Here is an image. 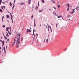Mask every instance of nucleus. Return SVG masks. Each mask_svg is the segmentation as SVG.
Listing matches in <instances>:
<instances>
[{
  "instance_id": "nucleus-4",
  "label": "nucleus",
  "mask_w": 79,
  "mask_h": 79,
  "mask_svg": "<svg viewBox=\"0 0 79 79\" xmlns=\"http://www.w3.org/2000/svg\"><path fill=\"white\" fill-rule=\"evenodd\" d=\"M34 27H35V19L34 20Z\"/></svg>"
},
{
  "instance_id": "nucleus-43",
  "label": "nucleus",
  "mask_w": 79,
  "mask_h": 79,
  "mask_svg": "<svg viewBox=\"0 0 79 79\" xmlns=\"http://www.w3.org/2000/svg\"><path fill=\"white\" fill-rule=\"evenodd\" d=\"M4 44H5V43H3V44H2V48H3V45H4Z\"/></svg>"
},
{
  "instance_id": "nucleus-13",
  "label": "nucleus",
  "mask_w": 79,
  "mask_h": 79,
  "mask_svg": "<svg viewBox=\"0 0 79 79\" xmlns=\"http://www.w3.org/2000/svg\"><path fill=\"white\" fill-rule=\"evenodd\" d=\"M8 28H9L8 27H7L6 29V31H7L8 32Z\"/></svg>"
},
{
  "instance_id": "nucleus-30",
  "label": "nucleus",
  "mask_w": 79,
  "mask_h": 79,
  "mask_svg": "<svg viewBox=\"0 0 79 79\" xmlns=\"http://www.w3.org/2000/svg\"><path fill=\"white\" fill-rule=\"evenodd\" d=\"M54 15L55 16H57V17H58V15L57 14Z\"/></svg>"
},
{
  "instance_id": "nucleus-26",
  "label": "nucleus",
  "mask_w": 79,
  "mask_h": 79,
  "mask_svg": "<svg viewBox=\"0 0 79 79\" xmlns=\"http://www.w3.org/2000/svg\"><path fill=\"white\" fill-rule=\"evenodd\" d=\"M6 37H9V35H8V34H6Z\"/></svg>"
},
{
  "instance_id": "nucleus-9",
  "label": "nucleus",
  "mask_w": 79,
  "mask_h": 79,
  "mask_svg": "<svg viewBox=\"0 0 79 79\" xmlns=\"http://www.w3.org/2000/svg\"><path fill=\"white\" fill-rule=\"evenodd\" d=\"M35 9L36 10H38V6H36Z\"/></svg>"
},
{
  "instance_id": "nucleus-2",
  "label": "nucleus",
  "mask_w": 79,
  "mask_h": 79,
  "mask_svg": "<svg viewBox=\"0 0 79 79\" xmlns=\"http://www.w3.org/2000/svg\"><path fill=\"white\" fill-rule=\"evenodd\" d=\"M31 32V30H30V29H27V33H28V32Z\"/></svg>"
},
{
  "instance_id": "nucleus-33",
  "label": "nucleus",
  "mask_w": 79,
  "mask_h": 79,
  "mask_svg": "<svg viewBox=\"0 0 79 79\" xmlns=\"http://www.w3.org/2000/svg\"><path fill=\"white\" fill-rule=\"evenodd\" d=\"M15 0H14V3H13V5H15Z\"/></svg>"
},
{
  "instance_id": "nucleus-36",
  "label": "nucleus",
  "mask_w": 79,
  "mask_h": 79,
  "mask_svg": "<svg viewBox=\"0 0 79 79\" xmlns=\"http://www.w3.org/2000/svg\"><path fill=\"white\" fill-rule=\"evenodd\" d=\"M53 8H54L55 10H56V8L55 7H54Z\"/></svg>"
},
{
  "instance_id": "nucleus-59",
  "label": "nucleus",
  "mask_w": 79,
  "mask_h": 79,
  "mask_svg": "<svg viewBox=\"0 0 79 79\" xmlns=\"http://www.w3.org/2000/svg\"><path fill=\"white\" fill-rule=\"evenodd\" d=\"M32 18H33V15H32V16H31V19H32Z\"/></svg>"
},
{
  "instance_id": "nucleus-25",
  "label": "nucleus",
  "mask_w": 79,
  "mask_h": 79,
  "mask_svg": "<svg viewBox=\"0 0 79 79\" xmlns=\"http://www.w3.org/2000/svg\"><path fill=\"white\" fill-rule=\"evenodd\" d=\"M4 38L5 39H6H6H7V38L6 37V36H4Z\"/></svg>"
},
{
  "instance_id": "nucleus-55",
  "label": "nucleus",
  "mask_w": 79,
  "mask_h": 79,
  "mask_svg": "<svg viewBox=\"0 0 79 79\" xmlns=\"http://www.w3.org/2000/svg\"><path fill=\"white\" fill-rule=\"evenodd\" d=\"M5 53H6V51L5 50H4Z\"/></svg>"
},
{
  "instance_id": "nucleus-29",
  "label": "nucleus",
  "mask_w": 79,
  "mask_h": 79,
  "mask_svg": "<svg viewBox=\"0 0 79 79\" xmlns=\"http://www.w3.org/2000/svg\"><path fill=\"white\" fill-rule=\"evenodd\" d=\"M2 27H3L4 28L5 27V25H3V26H2Z\"/></svg>"
},
{
  "instance_id": "nucleus-23",
  "label": "nucleus",
  "mask_w": 79,
  "mask_h": 79,
  "mask_svg": "<svg viewBox=\"0 0 79 79\" xmlns=\"http://www.w3.org/2000/svg\"><path fill=\"white\" fill-rule=\"evenodd\" d=\"M69 9V7H68L67 8V11H68Z\"/></svg>"
},
{
  "instance_id": "nucleus-20",
  "label": "nucleus",
  "mask_w": 79,
  "mask_h": 79,
  "mask_svg": "<svg viewBox=\"0 0 79 79\" xmlns=\"http://www.w3.org/2000/svg\"><path fill=\"white\" fill-rule=\"evenodd\" d=\"M48 39H47L46 40V42L47 43H48Z\"/></svg>"
},
{
  "instance_id": "nucleus-24",
  "label": "nucleus",
  "mask_w": 79,
  "mask_h": 79,
  "mask_svg": "<svg viewBox=\"0 0 79 79\" xmlns=\"http://www.w3.org/2000/svg\"><path fill=\"white\" fill-rule=\"evenodd\" d=\"M10 6L12 5V4H11V2H10Z\"/></svg>"
},
{
  "instance_id": "nucleus-46",
  "label": "nucleus",
  "mask_w": 79,
  "mask_h": 79,
  "mask_svg": "<svg viewBox=\"0 0 79 79\" xmlns=\"http://www.w3.org/2000/svg\"><path fill=\"white\" fill-rule=\"evenodd\" d=\"M7 12H8V13H10V12L8 10H7Z\"/></svg>"
},
{
  "instance_id": "nucleus-56",
  "label": "nucleus",
  "mask_w": 79,
  "mask_h": 79,
  "mask_svg": "<svg viewBox=\"0 0 79 79\" xmlns=\"http://www.w3.org/2000/svg\"><path fill=\"white\" fill-rule=\"evenodd\" d=\"M36 35H37L36 37H37V36H38V34H36Z\"/></svg>"
},
{
  "instance_id": "nucleus-44",
  "label": "nucleus",
  "mask_w": 79,
  "mask_h": 79,
  "mask_svg": "<svg viewBox=\"0 0 79 79\" xmlns=\"http://www.w3.org/2000/svg\"><path fill=\"white\" fill-rule=\"evenodd\" d=\"M10 16H13V15H11V13H10Z\"/></svg>"
},
{
  "instance_id": "nucleus-22",
  "label": "nucleus",
  "mask_w": 79,
  "mask_h": 79,
  "mask_svg": "<svg viewBox=\"0 0 79 79\" xmlns=\"http://www.w3.org/2000/svg\"><path fill=\"white\" fill-rule=\"evenodd\" d=\"M14 8H15V4H14V5H13V6L12 10H13V9Z\"/></svg>"
},
{
  "instance_id": "nucleus-21",
  "label": "nucleus",
  "mask_w": 79,
  "mask_h": 79,
  "mask_svg": "<svg viewBox=\"0 0 79 79\" xmlns=\"http://www.w3.org/2000/svg\"><path fill=\"white\" fill-rule=\"evenodd\" d=\"M60 6L58 4V8H60Z\"/></svg>"
},
{
  "instance_id": "nucleus-34",
  "label": "nucleus",
  "mask_w": 79,
  "mask_h": 79,
  "mask_svg": "<svg viewBox=\"0 0 79 79\" xmlns=\"http://www.w3.org/2000/svg\"><path fill=\"white\" fill-rule=\"evenodd\" d=\"M35 32V30H34V29H33V32Z\"/></svg>"
},
{
  "instance_id": "nucleus-49",
  "label": "nucleus",
  "mask_w": 79,
  "mask_h": 79,
  "mask_svg": "<svg viewBox=\"0 0 79 79\" xmlns=\"http://www.w3.org/2000/svg\"><path fill=\"white\" fill-rule=\"evenodd\" d=\"M53 14H54V15H56V13L55 12H53Z\"/></svg>"
},
{
  "instance_id": "nucleus-7",
  "label": "nucleus",
  "mask_w": 79,
  "mask_h": 79,
  "mask_svg": "<svg viewBox=\"0 0 79 79\" xmlns=\"http://www.w3.org/2000/svg\"><path fill=\"white\" fill-rule=\"evenodd\" d=\"M6 16L7 18H8V19L10 18V16H9V15H6Z\"/></svg>"
},
{
  "instance_id": "nucleus-12",
  "label": "nucleus",
  "mask_w": 79,
  "mask_h": 79,
  "mask_svg": "<svg viewBox=\"0 0 79 79\" xmlns=\"http://www.w3.org/2000/svg\"><path fill=\"white\" fill-rule=\"evenodd\" d=\"M0 12H1V13H2V12H3V10H2V9H0Z\"/></svg>"
},
{
  "instance_id": "nucleus-51",
  "label": "nucleus",
  "mask_w": 79,
  "mask_h": 79,
  "mask_svg": "<svg viewBox=\"0 0 79 79\" xmlns=\"http://www.w3.org/2000/svg\"><path fill=\"white\" fill-rule=\"evenodd\" d=\"M5 18V17H4V16H3L2 17V19H3V18Z\"/></svg>"
},
{
  "instance_id": "nucleus-41",
  "label": "nucleus",
  "mask_w": 79,
  "mask_h": 79,
  "mask_svg": "<svg viewBox=\"0 0 79 79\" xmlns=\"http://www.w3.org/2000/svg\"><path fill=\"white\" fill-rule=\"evenodd\" d=\"M47 25H48V28H49V25L48 24H47Z\"/></svg>"
},
{
  "instance_id": "nucleus-50",
  "label": "nucleus",
  "mask_w": 79,
  "mask_h": 79,
  "mask_svg": "<svg viewBox=\"0 0 79 79\" xmlns=\"http://www.w3.org/2000/svg\"><path fill=\"white\" fill-rule=\"evenodd\" d=\"M8 33H9L8 32H6V34H8Z\"/></svg>"
},
{
  "instance_id": "nucleus-42",
  "label": "nucleus",
  "mask_w": 79,
  "mask_h": 79,
  "mask_svg": "<svg viewBox=\"0 0 79 79\" xmlns=\"http://www.w3.org/2000/svg\"><path fill=\"white\" fill-rule=\"evenodd\" d=\"M39 6V1H38V6Z\"/></svg>"
},
{
  "instance_id": "nucleus-64",
  "label": "nucleus",
  "mask_w": 79,
  "mask_h": 79,
  "mask_svg": "<svg viewBox=\"0 0 79 79\" xmlns=\"http://www.w3.org/2000/svg\"><path fill=\"white\" fill-rule=\"evenodd\" d=\"M51 31L52 32V29L51 30Z\"/></svg>"
},
{
  "instance_id": "nucleus-40",
  "label": "nucleus",
  "mask_w": 79,
  "mask_h": 79,
  "mask_svg": "<svg viewBox=\"0 0 79 79\" xmlns=\"http://www.w3.org/2000/svg\"><path fill=\"white\" fill-rule=\"evenodd\" d=\"M23 40V37H21V40L22 41Z\"/></svg>"
},
{
  "instance_id": "nucleus-39",
  "label": "nucleus",
  "mask_w": 79,
  "mask_h": 79,
  "mask_svg": "<svg viewBox=\"0 0 79 79\" xmlns=\"http://www.w3.org/2000/svg\"><path fill=\"white\" fill-rule=\"evenodd\" d=\"M8 32H9L10 35H11V33L9 31H8Z\"/></svg>"
},
{
  "instance_id": "nucleus-17",
  "label": "nucleus",
  "mask_w": 79,
  "mask_h": 79,
  "mask_svg": "<svg viewBox=\"0 0 79 79\" xmlns=\"http://www.w3.org/2000/svg\"><path fill=\"white\" fill-rule=\"evenodd\" d=\"M68 17V18H72V16L70 15H69Z\"/></svg>"
},
{
  "instance_id": "nucleus-19",
  "label": "nucleus",
  "mask_w": 79,
  "mask_h": 79,
  "mask_svg": "<svg viewBox=\"0 0 79 79\" xmlns=\"http://www.w3.org/2000/svg\"><path fill=\"white\" fill-rule=\"evenodd\" d=\"M41 2H42V3H44L45 2V1L44 0H42Z\"/></svg>"
},
{
  "instance_id": "nucleus-15",
  "label": "nucleus",
  "mask_w": 79,
  "mask_h": 79,
  "mask_svg": "<svg viewBox=\"0 0 79 79\" xmlns=\"http://www.w3.org/2000/svg\"><path fill=\"white\" fill-rule=\"evenodd\" d=\"M2 44H5V41L3 40V41H2Z\"/></svg>"
},
{
  "instance_id": "nucleus-8",
  "label": "nucleus",
  "mask_w": 79,
  "mask_h": 79,
  "mask_svg": "<svg viewBox=\"0 0 79 79\" xmlns=\"http://www.w3.org/2000/svg\"><path fill=\"white\" fill-rule=\"evenodd\" d=\"M16 48H18L19 47V44H16Z\"/></svg>"
},
{
  "instance_id": "nucleus-1",
  "label": "nucleus",
  "mask_w": 79,
  "mask_h": 79,
  "mask_svg": "<svg viewBox=\"0 0 79 79\" xmlns=\"http://www.w3.org/2000/svg\"><path fill=\"white\" fill-rule=\"evenodd\" d=\"M16 44H20V40H17V42L16 43Z\"/></svg>"
},
{
  "instance_id": "nucleus-11",
  "label": "nucleus",
  "mask_w": 79,
  "mask_h": 79,
  "mask_svg": "<svg viewBox=\"0 0 79 79\" xmlns=\"http://www.w3.org/2000/svg\"><path fill=\"white\" fill-rule=\"evenodd\" d=\"M66 6H67L68 7H69V3L68 4H67Z\"/></svg>"
},
{
  "instance_id": "nucleus-10",
  "label": "nucleus",
  "mask_w": 79,
  "mask_h": 79,
  "mask_svg": "<svg viewBox=\"0 0 79 79\" xmlns=\"http://www.w3.org/2000/svg\"><path fill=\"white\" fill-rule=\"evenodd\" d=\"M62 16L61 15H60V16H58V17H57V18H61V17H62Z\"/></svg>"
},
{
  "instance_id": "nucleus-47",
  "label": "nucleus",
  "mask_w": 79,
  "mask_h": 79,
  "mask_svg": "<svg viewBox=\"0 0 79 79\" xmlns=\"http://www.w3.org/2000/svg\"><path fill=\"white\" fill-rule=\"evenodd\" d=\"M45 42V39H44V41H43V42L44 43V42Z\"/></svg>"
},
{
  "instance_id": "nucleus-60",
  "label": "nucleus",
  "mask_w": 79,
  "mask_h": 79,
  "mask_svg": "<svg viewBox=\"0 0 79 79\" xmlns=\"http://www.w3.org/2000/svg\"><path fill=\"white\" fill-rule=\"evenodd\" d=\"M8 47V45H7L6 46V48H7Z\"/></svg>"
},
{
  "instance_id": "nucleus-48",
  "label": "nucleus",
  "mask_w": 79,
  "mask_h": 79,
  "mask_svg": "<svg viewBox=\"0 0 79 79\" xmlns=\"http://www.w3.org/2000/svg\"><path fill=\"white\" fill-rule=\"evenodd\" d=\"M21 5H24V3H21Z\"/></svg>"
},
{
  "instance_id": "nucleus-63",
  "label": "nucleus",
  "mask_w": 79,
  "mask_h": 79,
  "mask_svg": "<svg viewBox=\"0 0 79 79\" xmlns=\"http://www.w3.org/2000/svg\"><path fill=\"white\" fill-rule=\"evenodd\" d=\"M0 41L2 42V40H1V39H0Z\"/></svg>"
},
{
  "instance_id": "nucleus-27",
  "label": "nucleus",
  "mask_w": 79,
  "mask_h": 79,
  "mask_svg": "<svg viewBox=\"0 0 79 79\" xmlns=\"http://www.w3.org/2000/svg\"><path fill=\"white\" fill-rule=\"evenodd\" d=\"M2 0H0V4L2 3Z\"/></svg>"
},
{
  "instance_id": "nucleus-54",
  "label": "nucleus",
  "mask_w": 79,
  "mask_h": 79,
  "mask_svg": "<svg viewBox=\"0 0 79 79\" xmlns=\"http://www.w3.org/2000/svg\"><path fill=\"white\" fill-rule=\"evenodd\" d=\"M2 22H3V19H2Z\"/></svg>"
},
{
  "instance_id": "nucleus-14",
  "label": "nucleus",
  "mask_w": 79,
  "mask_h": 79,
  "mask_svg": "<svg viewBox=\"0 0 79 79\" xmlns=\"http://www.w3.org/2000/svg\"><path fill=\"white\" fill-rule=\"evenodd\" d=\"M75 11H72V12H71L70 13H71V14H73V13H75Z\"/></svg>"
},
{
  "instance_id": "nucleus-5",
  "label": "nucleus",
  "mask_w": 79,
  "mask_h": 79,
  "mask_svg": "<svg viewBox=\"0 0 79 79\" xmlns=\"http://www.w3.org/2000/svg\"><path fill=\"white\" fill-rule=\"evenodd\" d=\"M28 4H30L31 3V0H28Z\"/></svg>"
},
{
  "instance_id": "nucleus-52",
  "label": "nucleus",
  "mask_w": 79,
  "mask_h": 79,
  "mask_svg": "<svg viewBox=\"0 0 79 79\" xmlns=\"http://www.w3.org/2000/svg\"><path fill=\"white\" fill-rule=\"evenodd\" d=\"M2 3H3V4H5V2H2Z\"/></svg>"
},
{
  "instance_id": "nucleus-3",
  "label": "nucleus",
  "mask_w": 79,
  "mask_h": 79,
  "mask_svg": "<svg viewBox=\"0 0 79 79\" xmlns=\"http://www.w3.org/2000/svg\"><path fill=\"white\" fill-rule=\"evenodd\" d=\"M76 10L78 11V10H79V6H77V7H76Z\"/></svg>"
},
{
  "instance_id": "nucleus-62",
  "label": "nucleus",
  "mask_w": 79,
  "mask_h": 79,
  "mask_svg": "<svg viewBox=\"0 0 79 79\" xmlns=\"http://www.w3.org/2000/svg\"><path fill=\"white\" fill-rule=\"evenodd\" d=\"M3 7L4 8H5V6H3Z\"/></svg>"
},
{
  "instance_id": "nucleus-32",
  "label": "nucleus",
  "mask_w": 79,
  "mask_h": 79,
  "mask_svg": "<svg viewBox=\"0 0 79 79\" xmlns=\"http://www.w3.org/2000/svg\"><path fill=\"white\" fill-rule=\"evenodd\" d=\"M48 31L49 32L50 31V29H49V28H48Z\"/></svg>"
},
{
  "instance_id": "nucleus-45",
  "label": "nucleus",
  "mask_w": 79,
  "mask_h": 79,
  "mask_svg": "<svg viewBox=\"0 0 79 79\" xmlns=\"http://www.w3.org/2000/svg\"><path fill=\"white\" fill-rule=\"evenodd\" d=\"M58 23H57L56 24V27H58L57 26V25H58Z\"/></svg>"
},
{
  "instance_id": "nucleus-31",
  "label": "nucleus",
  "mask_w": 79,
  "mask_h": 79,
  "mask_svg": "<svg viewBox=\"0 0 79 79\" xmlns=\"http://www.w3.org/2000/svg\"><path fill=\"white\" fill-rule=\"evenodd\" d=\"M49 28L50 29V30H51V29H52V27H51V26H49Z\"/></svg>"
},
{
  "instance_id": "nucleus-35",
  "label": "nucleus",
  "mask_w": 79,
  "mask_h": 79,
  "mask_svg": "<svg viewBox=\"0 0 79 79\" xmlns=\"http://www.w3.org/2000/svg\"><path fill=\"white\" fill-rule=\"evenodd\" d=\"M3 50H5V47H3Z\"/></svg>"
},
{
  "instance_id": "nucleus-61",
  "label": "nucleus",
  "mask_w": 79,
  "mask_h": 79,
  "mask_svg": "<svg viewBox=\"0 0 79 79\" xmlns=\"http://www.w3.org/2000/svg\"><path fill=\"white\" fill-rule=\"evenodd\" d=\"M7 41H9V39H7Z\"/></svg>"
},
{
  "instance_id": "nucleus-38",
  "label": "nucleus",
  "mask_w": 79,
  "mask_h": 79,
  "mask_svg": "<svg viewBox=\"0 0 79 79\" xmlns=\"http://www.w3.org/2000/svg\"><path fill=\"white\" fill-rule=\"evenodd\" d=\"M11 17V18H10V19H11V20H12V17H13V16H10Z\"/></svg>"
},
{
  "instance_id": "nucleus-37",
  "label": "nucleus",
  "mask_w": 79,
  "mask_h": 79,
  "mask_svg": "<svg viewBox=\"0 0 79 79\" xmlns=\"http://www.w3.org/2000/svg\"><path fill=\"white\" fill-rule=\"evenodd\" d=\"M34 39H35V38H34V37L33 39V41H34Z\"/></svg>"
},
{
  "instance_id": "nucleus-16",
  "label": "nucleus",
  "mask_w": 79,
  "mask_h": 79,
  "mask_svg": "<svg viewBox=\"0 0 79 79\" xmlns=\"http://www.w3.org/2000/svg\"><path fill=\"white\" fill-rule=\"evenodd\" d=\"M43 10H44V9L42 10H39V12H42V11H43Z\"/></svg>"
},
{
  "instance_id": "nucleus-28",
  "label": "nucleus",
  "mask_w": 79,
  "mask_h": 79,
  "mask_svg": "<svg viewBox=\"0 0 79 79\" xmlns=\"http://www.w3.org/2000/svg\"><path fill=\"white\" fill-rule=\"evenodd\" d=\"M18 35H19V37H20V35H21V34H19V33H18Z\"/></svg>"
},
{
  "instance_id": "nucleus-6",
  "label": "nucleus",
  "mask_w": 79,
  "mask_h": 79,
  "mask_svg": "<svg viewBox=\"0 0 79 79\" xmlns=\"http://www.w3.org/2000/svg\"><path fill=\"white\" fill-rule=\"evenodd\" d=\"M17 40H20V37L19 36L18 38V37H17Z\"/></svg>"
},
{
  "instance_id": "nucleus-53",
  "label": "nucleus",
  "mask_w": 79,
  "mask_h": 79,
  "mask_svg": "<svg viewBox=\"0 0 79 79\" xmlns=\"http://www.w3.org/2000/svg\"><path fill=\"white\" fill-rule=\"evenodd\" d=\"M64 51H66V50H67V49L65 48L64 50Z\"/></svg>"
},
{
  "instance_id": "nucleus-58",
  "label": "nucleus",
  "mask_w": 79,
  "mask_h": 79,
  "mask_svg": "<svg viewBox=\"0 0 79 79\" xmlns=\"http://www.w3.org/2000/svg\"><path fill=\"white\" fill-rule=\"evenodd\" d=\"M33 35H35V34H34V32H33Z\"/></svg>"
},
{
  "instance_id": "nucleus-18",
  "label": "nucleus",
  "mask_w": 79,
  "mask_h": 79,
  "mask_svg": "<svg viewBox=\"0 0 79 79\" xmlns=\"http://www.w3.org/2000/svg\"><path fill=\"white\" fill-rule=\"evenodd\" d=\"M52 2L53 3H55V1L54 0H52Z\"/></svg>"
},
{
  "instance_id": "nucleus-57",
  "label": "nucleus",
  "mask_w": 79,
  "mask_h": 79,
  "mask_svg": "<svg viewBox=\"0 0 79 79\" xmlns=\"http://www.w3.org/2000/svg\"><path fill=\"white\" fill-rule=\"evenodd\" d=\"M40 27H42V26H41V24H40Z\"/></svg>"
}]
</instances>
